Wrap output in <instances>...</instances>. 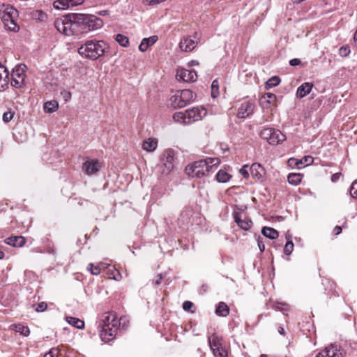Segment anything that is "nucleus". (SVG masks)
<instances>
[{
    "mask_svg": "<svg viewBox=\"0 0 357 357\" xmlns=\"http://www.w3.org/2000/svg\"><path fill=\"white\" fill-rule=\"evenodd\" d=\"M257 244H258V247H259L261 252H264L265 250V245H264V242L262 241L261 238L260 236H259L257 238Z\"/></svg>",
    "mask_w": 357,
    "mask_h": 357,
    "instance_id": "52",
    "label": "nucleus"
},
{
    "mask_svg": "<svg viewBox=\"0 0 357 357\" xmlns=\"http://www.w3.org/2000/svg\"><path fill=\"white\" fill-rule=\"evenodd\" d=\"M199 40L197 33L193 36H185L181 39L178 47L182 52H190L196 47Z\"/></svg>",
    "mask_w": 357,
    "mask_h": 357,
    "instance_id": "12",
    "label": "nucleus"
},
{
    "mask_svg": "<svg viewBox=\"0 0 357 357\" xmlns=\"http://www.w3.org/2000/svg\"><path fill=\"white\" fill-rule=\"evenodd\" d=\"M314 159L310 155H306L304 156L301 160H296V165L298 166V168H301L300 165H303V167L307 166L312 163Z\"/></svg>",
    "mask_w": 357,
    "mask_h": 357,
    "instance_id": "37",
    "label": "nucleus"
},
{
    "mask_svg": "<svg viewBox=\"0 0 357 357\" xmlns=\"http://www.w3.org/2000/svg\"><path fill=\"white\" fill-rule=\"evenodd\" d=\"M107 45L103 40H88L78 48V53L90 59L96 60L104 55Z\"/></svg>",
    "mask_w": 357,
    "mask_h": 357,
    "instance_id": "3",
    "label": "nucleus"
},
{
    "mask_svg": "<svg viewBox=\"0 0 357 357\" xmlns=\"http://www.w3.org/2000/svg\"><path fill=\"white\" fill-rule=\"evenodd\" d=\"M260 137L271 145H278L286 139V136L280 130L271 128H264L260 132Z\"/></svg>",
    "mask_w": 357,
    "mask_h": 357,
    "instance_id": "6",
    "label": "nucleus"
},
{
    "mask_svg": "<svg viewBox=\"0 0 357 357\" xmlns=\"http://www.w3.org/2000/svg\"><path fill=\"white\" fill-rule=\"evenodd\" d=\"M158 39V38L155 35L152 36L149 38H144L139 46V51H141L142 52H146L149 47L153 45L157 42Z\"/></svg>",
    "mask_w": 357,
    "mask_h": 357,
    "instance_id": "25",
    "label": "nucleus"
},
{
    "mask_svg": "<svg viewBox=\"0 0 357 357\" xmlns=\"http://www.w3.org/2000/svg\"><path fill=\"white\" fill-rule=\"evenodd\" d=\"M207 114V111L204 107H193L184 112H177L173 115L175 122L188 125L195 121L202 120Z\"/></svg>",
    "mask_w": 357,
    "mask_h": 357,
    "instance_id": "4",
    "label": "nucleus"
},
{
    "mask_svg": "<svg viewBox=\"0 0 357 357\" xmlns=\"http://www.w3.org/2000/svg\"><path fill=\"white\" fill-rule=\"evenodd\" d=\"M188 64L190 66H197L199 65V62L196 60H192L189 62Z\"/></svg>",
    "mask_w": 357,
    "mask_h": 357,
    "instance_id": "57",
    "label": "nucleus"
},
{
    "mask_svg": "<svg viewBox=\"0 0 357 357\" xmlns=\"http://www.w3.org/2000/svg\"><path fill=\"white\" fill-rule=\"evenodd\" d=\"M9 73L7 68L0 63V91L4 90L8 85Z\"/></svg>",
    "mask_w": 357,
    "mask_h": 357,
    "instance_id": "22",
    "label": "nucleus"
},
{
    "mask_svg": "<svg viewBox=\"0 0 357 357\" xmlns=\"http://www.w3.org/2000/svg\"><path fill=\"white\" fill-rule=\"evenodd\" d=\"M26 66L24 64L16 66L11 74V85L15 88H21L24 85L26 78L25 70Z\"/></svg>",
    "mask_w": 357,
    "mask_h": 357,
    "instance_id": "8",
    "label": "nucleus"
},
{
    "mask_svg": "<svg viewBox=\"0 0 357 357\" xmlns=\"http://www.w3.org/2000/svg\"><path fill=\"white\" fill-rule=\"evenodd\" d=\"M280 82V79L278 77L274 76L268 79L266 82L265 88L270 89L272 87L278 86Z\"/></svg>",
    "mask_w": 357,
    "mask_h": 357,
    "instance_id": "38",
    "label": "nucleus"
},
{
    "mask_svg": "<svg viewBox=\"0 0 357 357\" xmlns=\"http://www.w3.org/2000/svg\"><path fill=\"white\" fill-rule=\"evenodd\" d=\"M261 233L264 236L270 239H276L279 236L277 230L268 227H263L261 229Z\"/></svg>",
    "mask_w": 357,
    "mask_h": 357,
    "instance_id": "27",
    "label": "nucleus"
},
{
    "mask_svg": "<svg viewBox=\"0 0 357 357\" xmlns=\"http://www.w3.org/2000/svg\"><path fill=\"white\" fill-rule=\"evenodd\" d=\"M161 163L163 167V173L168 174L173 171L176 164L174 151L172 149L165 150L161 157Z\"/></svg>",
    "mask_w": 357,
    "mask_h": 357,
    "instance_id": "9",
    "label": "nucleus"
},
{
    "mask_svg": "<svg viewBox=\"0 0 357 357\" xmlns=\"http://www.w3.org/2000/svg\"><path fill=\"white\" fill-rule=\"evenodd\" d=\"M350 52V47L348 45L342 46L339 49V54L342 57L347 56Z\"/></svg>",
    "mask_w": 357,
    "mask_h": 357,
    "instance_id": "43",
    "label": "nucleus"
},
{
    "mask_svg": "<svg viewBox=\"0 0 357 357\" xmlns=\"http://www.w3.org/2000/svg\"><path fill=\"white\" fill-rule=\"evenodd\" d=\"M54 8L57 10H65L69 8L68 0H56L53 3Z\"/></svg>",
    "mask_w": 357,
    "mask_h": 357,
    "instance_id": "36",
    "label": "nucleus"
},
{
    "mask_svg": "<svg viewBox=\"0 0 357 357\" xmlns=\"http://www.w3.org/2000/svg\"><path fill=\"white\" fill-rule=\"evenodd\" d=\"M13 118V113L11 112H6L3 114V121L5 123L10 122Z\"/></svg>",
    "mask_w": 357,
    "mask_h": 357,
    "instance_id": "47",
    "label": "nucleus"
},
{
    "mask_svg": "<svg viewBox=\"0 0 357 357\" xmlns=\"http://www.w3.org/2000/svg\"><path fill=\"white\" fill-rule=\"evenodd\" d=\"M218 86V82L216 80L213 81L212 83V88H214Z\"/></svg>",
    "mask_w": 357,
    "mask_h": 357,
    "instance_id": "60",
    "label": "nucleus"
},
{
    "mask_svg": "<svg viewBox=\"0 0 357 357\" xmlns=\"http://www.w3.org/2000/svg\"><path fill=\"white\" fill-rule=\"evenodd\" d=\"M196 98V95L189 89L176 91L169 98V104L174 108H182L192 103Z\"/></svg>",
    "mask_w": 357,
    "mask_h": 357,
    "instance_id": "5",
    "label": "nucleus"
},
{
    "mask_svg": "<svg viewBox=\"0 0 357 357\" xmlns=\"http://www.w3.org/2000/svg\"><path fill=\"white\" fill-rule=\"evenodd\" d=\"M120 324V328H121L123 330H126L128 325V319L126 317H121L120 319H118Z\"/></svg>",
    "mask_w": 357,
    "mask_h": 357,
    "instance_id": "46",
    "label": "nucleus"
},
{
    "mask_svg": "<svg viewBox=\"0 0 357 357\" xmlns=\"http://www.w3.org/2000/svg\"><path fill=\"white\" fill-rule=\"evenodd\" d=\"M82 16L84 33L100 29L103 26L102 20L95 15L82 14Z\"/></svg>",
    "mask_w": 357,
    "mask_h": 357,
    "instance_id": "10",
    "label": "nucleus"
},
{
    "mask_svg": "<svg viewBox=\"0 0 357 357\" xmlns=\"http://www.w3.org/2000/svg\"><path fill=\"white\" fill-rule=\"evenodd\" d=\"M68 1L70 8L82 4L84 2V0H68Z\"/></svg>",
    "mask_w": 357,
    "mask_h": 357,
    "instance_id": "51",
    "label": "nucleus"
},
{
    "mask_svg": "<svg viewBox=\"0 0 357 357\" xmlns=\"http://www.w3.org/2000/svg\"><path fill=\"white\" fill-rule=\"evenodd\" d=\"M294 250V243L291 241H289L286 243L284 248V252L287 255H289L291 254L292 251Z\"/></svg>",
    "mask_w": 357,
    "mask_h": 357,
    "instance_id": "42",
    "label": "nucleus"
},
{
    "mask_svg": "<svg viewBox=\"0 0 357 357\" xmlns=\"http://www.w3.org/2000/svg\"><path fill=\"white\" fill-rule=\"evenodd\" d=\"M342 231V227H340V226H336L334 229H333V233L335 234V235H338L341 233Z\"/></svg>",
    "mask_w": 357,
    "mask_h": 357,
    "instance_id": "54",
    "label": "nucleus"
},
{
    "mask_svg": "<svg viewBox=\"0 0 357 357\" xmlns=\"http://www.w3.org/2000/svg\"><path fill=\"white\" fill-rule=\"evenodd\" d=\"M313 87V84L310 82H305L298 87L296 91V97L302 98L309 94Z\"/></svg>",
    "mask_w": 357,
    "mask_h": 357,
    "instance_id": "23",
    "label": "nucleus"
},
{
    "mask_svg": "<svg viewBox=\"0 0 357 357\" xmlns=\"http://www.w3.org/2000/svg\"><path fill=\"white\" fill-rule=\"evenodd\" d=\"M302 179V175L301 174L297 173H291L288 175L287 180L288 182L291 184L296 185L299 184Z\"/></svg>",
    "mask_w": 357,
    "mask_h": 357,
    "instance_id": "31",
    "label": "nucleus"
},
{
    "mask_svg": "<svg viewBox=\"0 0 357 357\" xmlns=\"http://www.w3.org/2000/svg\"><path fill=\"white\" fill-rule=\"evenodd\" d=\"M301 63V61L298 59H293L289 61V64L292 66H295L298 65Z\"/></svg>",
    "mask_w": 357,
    "mask_h": 357,
    "instance_id": "53",
    "label": "nucleus"
},
{
    "mask_svg": "<svg viewBox=\"0 0 357 357\" xmlns=\"http://www.w3.org/2000/svg\"><path fill=\"white\" fill-rule=\"evenodd\" d=\"M248 165H245L243 166V167L240 169L239 172L245 177L248 178L249 176V173L248 171Z\"/></svg>",
    "mask_w": 357,
    "mask_h": 357,
    "instance_id": "49",
    "label": "nucleus"
},
{
    "mask_svg": "<svg viewBox=\"0 0 357 357\" xmlns=\"http://www.w3.org/2000/svg\"><path fill=\"white\" fill-rule=\"evenodd\" d=\"M340 176V174H334L331 176V180L333 181H336L339 178Z\"/></svg>",
    "mask_w": 357,
    "mask_h": 357,
    "instance_id": "56",
    "label": "nucleus"
},
{
    "mask_svg": "<svg viewBox=\"0 0 357 357\" xmlns=\"http://www.w3.org/2000/svg\"><path fill=\"white\" fill-rule=\"evenodd\" d=\"M98 327L100 328V337L105 342L114 340L120 328L117 315L113 312L102 313L98 318Z\"/></svg>",
    "mask_w": 357,
    "mask_h": 357,
    "instance_id": "1",
    "label": "nucleus"
},
{
    "mask_svg": "<svg viewBox=\"0 0 357 357\" xmlns=\"http://www.w3.org/2000/svg\"><path fill=\"white\" fill-rule=\"evenodd\" d=\"M18 16V11L13 7H7L3 11L1 18L6 27L12 31H17L20 29L16 22Z\"/></svg>",
    "mask_w": 357,
    "mask_h": 357,
    "instance_id": "7",
    "label": "nucleus"
},
{
    "mask_svg": "<svg viewBox=\"0 0 357 357\" xmlns=\"http://www.w3.org/2000/svg\"><path fill=\"white\" fill-rule=\"evenodd\" d=\"M255 108V105L253 102L250 101H244L241 103L240 107L238 111V118H245L248 116L250 114H252Z\"/></svg>",
    "mask_w": 357,
    "mask_h": 357,
    "instance_id": "18",
    "label": "nucleus"
},
{
    "mask_svg": "<svg viewBox=\"0 0 357 357\" xmlns=\"http://www.w3.org/2000/svg\"><path fill=\"white\" fill-rule=\"evenodd\" d=\"M234 219L236 224L243 230H248L252 225V222L248 218H242L240 213H234Z\"/></svg>",
    "mask_w": 357,
    "mask_h": 357,
    "instance_id": "20",
    "label": "nucleus"
},
{
    "mask_svg": "<svg viewBox=\"0 0 357 357\" xmlns=\"http://www.w3.org/2000/svg\"><path fill=\"white\" fill-rule=\"evenodd\" d=\"M116 40L122 47H127L129 44L128 38L120 33L116 35Z\"/></svg>",
    "mask_w": 357,
    "mask_h": 357,
    "instance_id": "40",
    "label": "nucleus"
},
{
    "mask_svg": "<svg viewBox=\"0 0 357 357\" xmlns=\"http://www.w3.org/2000/svg\"><path fill=\"white\" fill-rule=\"evenodd\" d=\"M47 307V305L46 303L41 302L38 305L37 307L36 308V310L37 312H43L46 310Z\"/></svg>",
    "mask_w": 357,
    "mask_h": 357,
    "instance_id": "50",
    "label": "nucleus"
},
{
    "mask_svg": "<svg viewBox=\"0 0 357 357\" xmlns=\"http://www.w3.org/2000/svg\"><path fill=\"white\" fill-rule=\"evenodd\" d=\"M220 163V160L218 158H206L188 165L185 170L189 176L201 178L208 176Z\"/></svg>",
    "mask_w": 357,
    "mask_h": 357,
    "instance_id": "2",
    "label": "nucleus"
},
{
    "mask_svg": "<svg viewBox=\"0 0 357 357\" xmlns=\"http://www.w3.org/2000/svg\"><path fill=\"white\" fill-rule=\"evenodd\" d=\"M250 169L253 178L257 181H262L265 170L259 163H253Z\"/></svg>",
    "mask_w": 357,
    "mask_h": 357,
    "instance_id": "21",
    "label": "nucleus"
},
{
    "mask_svg": "<svg viewBox=\"0 0 357 357\" xmlns=\"http://www.w3.org/2000/svg\"><path fill=\"white\" fill-rule=\"evenodd\" d=\"M229 308L227 305L223 302L219 303L215 310L216 314L221 317H226L229 314Z\"/></svg>",
    "mask_w": 357,
    "mask_h": 357,
    "instance_id": "30",
    "label": "nucleus"
},
{
    "mask_svg": "<svg viewBox=\"0 0 357 357\" xmlns=\"http://www.w3.org/2000/svg\"><path fill=\"white\" fill-rule=\"evenodd\" d=\"M161 280H162V276H161V275H158L157 276V278L154 280V282H154V284H155V285H158V284H160L161 283Z\"/></svg>",
    "mask_w": 357,
    "mask_h": 357,
    "instance_id": "55",
    "label": "nucleus"
},
{
    "mask_svg": "<svg viewBox=\"0 0 357 357\" xmlns=\"http://www.w3.org/2000/svg\"><path fill=\"white\" fill-rule=\"evenodd\" d=\"M176 77L178 81L194 82L197 79V75L194 70L181 68L177 70Z\"/></svg>",
    "mask_w": 357,
    "mask_h": 357,
    "instance_id": "15",
    "label": "nucleus"
},
{
    "mask_svg": "<svg viewBox=\"0 0 357 357\" xmlns=\"http://www.w3.org/2000/svg\"><path fill=\"white\" fill-rule=\"evenodd\" d=\"M66 320L69 324L76 328L82 329L84 327V322L78 318L68 316L66 317Z\"/></svg>",
    "mask_w": 357,
    "mask_h": 357,
    "instance_id": "28",
    "label": "nucleus"
},
{
    "mask_svg": "<svg viewBox=\"0 0 357 357\" xmlns=\"http://www.w3.org/2000/svg\"><path fill=\"white\" fill-rule=\"evenodd\" d=\"M345 351L341 346L331 344L319 351L315 357H344Z\"/></svg>",
    "mask_w": 357,
    "mask_h": 357,
    "instance_id": "11",
    "label": "nucleus"
},
{
    "mask_svg": "<svg viewBox=\"0 0 357 357\" xmlns=\"http://www.w3.org/2000/svg\"><path fill=\"white\" fill-rule=\"evenodd\" d=\"M31 17L36 21L43 22L47 19V16L43 11L36 10L31 13Z\"/></svg>",
    "mask_w": 357,
    "mask_h": 357,
    "instance_id": "33",
    "label": "nucleus"
},
{
    "mask_svg": "<svg viewBox=\"0 0 357 357\" xmlns=\"http://www.w3.org/2000/svg\"><path fill=\"white\" fill-rule=\"evenodd\" d=\"M350 195L352 197L357 198V180L354 181L351 185Z\"/></svg>",
    "mask_w": 357,
    "mask_h": 357,
    "instance_id": "45",
    "label": "nucleus"
},
{
    "mask_svg": "<svg viewBox=\"0 0 357 357\" xmlns=\"http://www.w3.org/2000/svg\"><path fill=\"white\" fill-rule=\"evenodd\" d=\"M158 146V140L155 138H149L144 141L142 148L148 152H153Z\"/></svg>",
    "mask_w": 357,
    "mask_h": 357,
    "instance_id": "26",
    "label": "nucleus"
},
{
    "mask_svg": "<svg viewBox=\"0 0 357 357\" xmlns=\"http://www.w3.org/2000/svg\"><path fill=\"white\" fill-rule=\"evenodd\" d=\"M261 357H268L266 355H261Z\"/></svg>",
    "mask_w": 357,
    "mask_h": 357,
    "instance_id": "63",
    "label": "nucleus"
},
{
    "mask_svg": "<svg viewBox=\"0 0 357 357\" xmlns=\"http://www.w3.org/2000/svg\"><path fill=\"white\" fill-rule=\"evenodd\" d=\"M70 17L71 19L72 28L71 31H73V35H77L79 33H83V21H82V14L81 13H71L70 14Z\"/></svg>",
    "mask_w": 357,
    "mask_h": 357,
    "instance_id": "16",
    "label": "nucleus"
},
{
    "mask_svg": "<svg viewBox=\"0 0 357 357\" xmlns=\"http://www.w3.org/2000/svg\"><path fill=\"white\" fill-rule=\"evenodd\" d=\"M107 275L109 278L113 279L116 281H119L122 278L121 273L118 270H116L114 267H112V268L108 269Z\"/></svg>",
    "mask_w": 357,
    "mask_h": 357,
    "instance_id": "35",
    "label": "nucleus"
},
{
    "mask_svg": "<svg viewBox=\"0 0 357 357\" xmlns=\"http://www.w3.org/2000/svg\"><path fill=\"white\" fill-rule=\"evenodd\" d=\"M354 40L355 43L357 45V29L354 35Z\"/></svg>",
    "mask_w": 357,
    "mask_h": 357,
    "instance_id": "59",
    "label": "nucleus"
},
{
    "mask_svg": "<svg viewBox=\"0 0 357 357\" xmlns=\"http://www.w3.org/2000/svg\"><path fill=\"white\" fill-rule=\"evenodd\" d=\"M277 97L274 93H266L259 99V104L261 107L268 109L276 102Z\"/></svg>",
    "mask_w": 357,
    "mask_h": 357,
    "instance_id": "19",
    "label": "nucleus"
},
{
    "mask_svg": "<svg viewBox=\"0 0 357 357\" xmlns=\"http://www.w3.org/2000/svg\"><path fill=\"white\" fill-rule=\"evenodd\" d=\"M59 107V104L56 101L47 102L44 105V110L47 113H52L55 112Z\"/></svg>",
    "mask_w": 357,
    "mask_h": 357,
    "instance_id": "32",
    "label": "nucleus"
},
{
    "mask_svg": "<svg viewBox=\"0 0 357 357\" xmlns=\"http://www.w3.org/2000/svg\"><path fill=\"white\" fill-rule=\"evenodd\" d=\"M193 305H194L192 302L186 301L183 302V308L185 311L192 312V310H191V309L193 307Z\"/></svg>",
    "mask_w": 357,
    "mask_h": 357,
    "instance_id": "48",
    "label": "nucleus"
},
{
    "mask_svg": "<svg viewBox=\"0 0 357 357\" xmlns=\"http://www.w3.org/2000/svg\"><path fill=\"white\" fill-rule=\"evenodd\" d=\"M4 252L0 250V259H3L4 257Z\"/></svg>",
    "mask_w": 357,
    "mask_h": 357,
    "instance_id": "61",
    "label": "nucleus"
},
{
    "mask_svg": "<svg viewBox=\"0 0 357 357\" xmlns=\"http://www.w3.org/2000/svg\"><path fill=\"white\" fill-rule=\"evenodd\" d=\"M278 331L280 335H284L285 334L284 329L282 326L278 327Z\"/></svg>",
    "mask_w": 357,
    "mask_h": 357,
    "instance_id": "58",
    "label": "nucleus"
},
{
    "mask_svg": "<svg viewBox=\"0 0 357 357\" xmlns=\"http://www.w3.org/2000/svg\"><path fill=\"white\" fill-rule=\"evenodd\" d=\"M231 176L224 170L220 169L216 174V179L219 183H226L229 181Z\"/></svg>",
    "mask_w": 357,
    "mask_h": 357,
    "instance_id": "34",
    "label": "nucleus"
},
{
    "mask_svg": "<svg viewBox=\"0 0 357 357\" xmlns=\"http://www.w3.org/2000/svg\"><path fill=\"white\" fill-rule=\"evenodd\" d=\"M70 20V14L64 15L55 20L54 26L60 33L68 36H73V31H71L72 24Z\"/></svg>",
    "mask_w": 357,
    "mask_h": 357,
    "instance_id": "13",
    "label": "nucleus"
},
{
    "mask_svg": "<svg viewBox=\"0 0 357 357\" xmlns=\"http://www.w3.org/2000/svg\"><path fill=\"white\" fill-rule=\"evenodd\" d=\"M10 327L15 332L19 333L20 334L26 337L28 336L30 333L29 327L20 324L11 325Z\"/></svg>",
    "mask_w": 357,
    "mask_h": 357,
    "instance_id": "29",
    "label": "nucleus"
},
{
    "mask_svg": "<svg viewBox=\"0 0 357 357\" xmlns=\"http://www.w3.org/2000/svg\"><path fill=\"white\" fill-rule=\"evenodd\" d=\"M5 243L13 247H22L25 244L26 239L22 236H14L6 238Z\"/></svg>",
    "mask_w": 357,
    "mask_h": 357,
    "instance_id": "24",
    "label": "nucleus"
},
{
    "mask_svg": "<svg viewBox=\"0 0 357 357\" xmlns=\"http://www.w3.org/2000/svg\"><path fill=\"white\" fill-rule=\"evenodd\" d=\"M67 97H68V98H70V97H71V93H70V92H68V93Z\"/></svg>",
    "mask_w": 357,
    "mask_h": 357,
    "instance_id": "62",
    "label": "nucleus"
},
{
    "mask_svg": "<svg viewBox=\"0 0 357 357\" xmlns=\"http://www.w3.org/2000/svg\"><path fill=\"white\" fill-rule=\"evenodd\" d=\"M105 264H100L98 266H94L93 264H89V267H88V270L90 271V272L91 273V274L93 275H98L100 272V268H105Z\"/></svg>",
    "mask_w": 357,
    "mask_h": 357,
    "instance_id": "41",
    "label": "nucleus"
},
{
    "mask_svg": "<svg viewBox=\"0 0 357 357\" xmlns=\"http://www.w3.org/2000/svg\"><path fill=\"white\" fill-rule=\"evenodd\" d=\"M59 354V349L58 348H52L48 352H47L44 357H57Z\"/></svg>",
    "mask_w": 357,
    "mask_h": 357,
    "instance_id": "44",
    "label": "nucleus"
},
{
    "mask_svg": "<svg viewBox=\"0 0 357 357\" xmlns=\"http://www.w3.org/2000/svg\"><path fill=\"white\" fill-rule=\"evenodd\" d=\"M101 165L98 160L88 158L82 165V171L88 176L96 174L100 169Z\"/></svg>",
    "mask_w": 357,
    "mask_h": 357,
    "instance_id": "17",
    "label": "nucleus"
},
{
    "mask_svg": "<svg viewBox=\"0 0 357 357\" xmlns=\"http://www.w3.org/2000/svg\"><path fill=\"white\" fill-rule=\"evenodd\" d=\"M273 308L275 309V310L285 312L289 311L290 307L287 303L282 302H275L273 304Z\"/></svg>",
    "mask_w": 357,
    "mask_h": 357,
    "instance_id": "39",
    "label": "nucleus"
},
{
    "mask_svg": "<svg viewBox=\"0 0 357 357\" xmlns=\"http://www.w3.org/2000/svg\"><path fill=\"white\" fill-rule=\"evenodd\" d=\"M208 344L215 357H227V352L226 349L221 346L218 336L215 335L210 336L208 337Z\"/></svg>",
    "mask_w": 357,
    "mask_h": 357,
    "instance_id": "14",
    "label": "nucleus"
}]
</instances>
